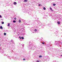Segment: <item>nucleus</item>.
I'll use <instances>...</instances> for the list:
<instances>
[{"label":"nucleus","mask_w":62,"mask_h":62,"mask_svg":"<svg viewBox=\"0 0 62 62\" xmlns=\"http://www.w3.org/2000/svg\"><path fill=\"white\" fill-rule=\"evenodd\" d=\"M14 5H16L17 4V3L16 2H14Z\"/></svg>","instance_id":"1"},{"label":"nucleus","mask_w":62,"mask_h":62,"mask_svg":"<svg viewBox=\"0 0 62 62\" xmlns=\"http://www.w3.org/2000/svg\"><path fill=\"white\" fill-rule=\"evenodd\" d=\"M57 23L59 24H60V22H59V21H58V22H57Z\"/></svg>","instance_id":"2"},{"label":"nucleus","mask_w":62,"mask_h":62,"mask_svg":"<svg viewBox=\"0 0 62 62\" xmlns=\"http://www.w3.org/2000/svg\"><path fill=\"white\" fill-rule=\"evenodd\" d=\"M0 29H3V27H2V26H0Z\"/></svg>","instance_id":"3"},{"label":"nucleus","mask_w":62,"mask_h":62,"mask_svg":"<svg viewBox=\"0 0 62 62\" xmlns=\"http://www.w3.org/2000/svg\"><path fill=\"white\" fill-rule=\"evenodd\" d=\"M19 22L20 23H21V20L20 19L19 21Z\"/></svg>","instance_id":"4"},{"label":"nucleus","mask_w":62,"mask_h":62,"mask_svg":"<svg viewBox=\"0 0 62 62\" xmlns=\"http://www.w3.org/2000/svg\"><path fill=\"white\" fill-rule=\"evenodd\" d=\"M50 9L51 10V11H53V10H52V8H50Z\"/></svg>","instance_id":"5"},{"label":"nucleus","mask_w":62,"mask_h":62,"mask_svg":"<svg viewBox=\"0 0 62 62\" xmlns=\"http://www.w3.org/2000/svg\"><path fill=\"white\" fill-rule=\"evenodd\" d=\"M53 6H55V5H56V4H53Z\"/></svg>","instance_id":"6"},{"label":"nucleus","mask_w":62,"mask_h":62,"mask_svg":"<svg viewBox=\"0 0 62 62\" xmlns=\"http://www.w3.org/2000/svg\"><path fill=\"white\" fill-rule=\"evenodd\" d=\"M4 35H5V36H6V33H5V32L4 33Z\"/></svg>","instance_id":"7"},{"label":"nucleus","mask_w":62,"mask_h":62,"mask_svg":"<svg viewBox=\"0 0 62 62\" xmlns=\"http://www.w3.org/2000/svg\"><path fill=\"white\" fill-rule=\"evenodd\" d=\"M27 0H25L24 1V2H27Z\"/></svg>","instance_id":"8"},{"label":"nucleus","mask_w":62,"mask_h":62,"mask_svg":"<svg viewBox=\"0 0 62 62\" xmlns=\"http://www.w3.org/2000/svg\"><path fill=\"white\" fill-rule=\"evenodd\" d=\"M21 38L22 39H24V38L23 37H22Z\"/></svg>","instance_id":"9"},{"label":"nucleus","mask_w":62,"mask_h":62,"mask_svg":"<svg viewBox=\"0 0 62 62\" xmlns=\"http://www.w3.org/2000/svg\"><path fill=\"white\" fill-rule=\"evenodd\" d=\"M43 9H44V10H45V9H46V8H45L44 7L43 8Z\"/></svg>","instance_id":"10"},{"label":"nucleus","mask_w":62,"mask_h":62,"mask_svg":"<svg viewBox=\"0 0 62 62\" xmlns=\"http://www.w3.org/2000/svg\"><path fill=\"white\" fill-rule=\"evenodd\" d=\"M2 24H3L4 23V22H2Z\"/></svg>","instance_id":"11"},{"label":"nucleus","mask_w":62,"mask_h":62,"mask_svg":"<svg viewBox=\"0 0 62 62\" xmlns=\"http://www.w3.org/2000/svg\"><path fill=\"white\" fill-rule=\"evenodd\" d=\"M13 22H14V23H15L16 22V21H13Z\"/></svg>","instance_id":"12"},{"label":"nucleus","mask_w":62,"mask_h":62,"mask_svg":"<svg viewBox=\"0 0 62 62\" xmlns=\"http://www.w3.org/2000/svg\"><path fill=\"white\" fill-rule=\"evenodd\" d=\"M34 31L35 32H36V31H37V29H35V30Z\"/></svg>","instance_id":"13"},{"label":"nucleus","mask_w":62,"mask_h":62,"mask_svg":"<svg viewBox=\"0 0 62 62\" xmlns=\"http://www.w3.org/2000/svg\"><path fill=\"white\" fill-rule=\"evenodd\" d=\"M42 57V56H39V57Z\"/></svg>","instance_id":"14"},{"label":"nucleus","mask_w":62,"mask_h":62,"mask_svg":"<svg viewBox=\"0 0 62 62\" xmlns=\"http://www.w3.org/2000/svg\"><path fill=\"white\" fill-rule=\"evenodd\" d=\"M8 26H9V24H8Z\"/></svg>","instance_id":"15"},{"label":"nucleus","mask_w":62,"mask_h":62,"mask_svg":"<svg viewBox=\"0 0 62 62\" xmlns=\"http://www.w3.org/2000/svg\"><path fill=\"white\" fill-rule=\"evenodd\" d=\"M1 17H2V16H0V18H1Z\"/></svg>","instance_id":"16"},{"label":"nucleus","mask_w":62,"mask_h":62,"mask_svg":"<svg viewBox=\"0 0 62 62\" xmlns=\"http://www.w3.org/2000/svg\"><path fill=\"white\" fill-rule=\"evenodd\" d=\"M23 60H25V59L24 58V59H23Z\"/></svg>","instance_id":"17"},{"label":"nucleus","mask_w":62,"mask_h":62,"mask_svg":"<svg viewBox=\"0 0 62 62\" xmlns=\"http://www.w3.org/2000/svg\"><path fill=\"white\" fill-rule=\"evenodd\" d=\"M37 62H39V61L38 60L37 61Z\"/></svg>","instance_id":"18"},{"label":"nucleus","mask_w":62,"mask_h":62,"mask_svg":"<svg viewBox=\"0 0 62 62\" xmlns=\"http://www.w3.org/2000/svg\"><path fill=\"white\" fill-rule=\"evenodd\" d=\"M38 6H40V4L39 5H38Z\"/></svg>","instance_id":"19"},{"label":"nucleus","mask_w":62,"mask_h":62,"mask_svg":"<svg viewBox=\"0 0 62 62\" xmlns=\"http://www.w3.org/2000/svg\"><path fill=\"white\" fill-rule=\"evenodd\" d=\"M42 44H44V43L43 42L42 43Z\"/></svg>","instance_id":"20"},{"label":"nucleus","mask_w":62,"mask_h":62,"mask_svg":"<svg viewBox=\"0 0 62 62\" xmlns=\"http://www.w3.org/2000/svg\"><path fill=\"white\" fill-rule=\"evenodd\" d=\"M14 19H15V20H16V18H14Z\"/></svg>","instance_id":"21"},{"label":"nucleus","mask_w":62,"mask_h":62,"mask_svg":"<svg viewBox=\"0 0 62 62\" xmlns=\"http://www.w3.org/2000/svg\"><path fill=\"white\" fill-rule=\"evenodd\" d=\"M19 38H20L21 37H19Z\"/></svg>","instance_id":"22"},{"label":"nucleus","mask_w":62,"mask_h":62,"mask_svg":"<svg viewBox=\"0 0 62 62\" xmlns=\"http://www.w3.org/2000/svg\"><path fill=\"white\" fill-rule=\"evenodd\" d=\"M21 39V37H20V39Z\"/></svg>","instance_id":"23"},{"label":"nucleus","mask_w":62,"mask_h":62,"mask_svg":"<svg viewBox=\"0 0 62 62\" xmlns=\"http://www.w3.org/2000/svg\"><path fill=\"white\" fill-rule=\"evenodd\" d=\"M61 56H62V55H61Z\"/></svg>","instance_id":"24"},{"label":"nucleus","mask_w":62,"mask_h":62,"mask_svg":"<svg viewBox=\"0 0 62 62\" xmlns=\"http://www.w3.org/2000/svg\"><path fill=\"white\" fill-rule=\"evenodd\" d=\"M0 46H1V45L0 44Z\"/></svg>","instance_id":"25"},{"label":"nucleus","mask_w":62,"mask_h":62,"mask_svg":"<svg viewBox=\"0 0 62 62\" xmlns=\"http://www.w3.org/2000/svg\"><path fill=\"white\" fill-rule=\"evenodd\" d=\"M0 50H1V49H0Z\"/></svg>","instance_id":"26"}]
</instances>
